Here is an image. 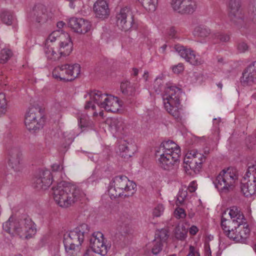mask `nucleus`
<instances>
[{"label":"nucleus","mask_w":256,"mask_h":256,"mask_svg":"<svg viewBox=\"0 0 256 256\" xmlns=\"http://www.w3.org/2000/svg\"><path fill=\"white\" fill-rule=\"evenodd\" d=\"M54 198L60 207L67 208L72 206L78 200L85 196V194L78 188L64 186L58 184L52 188Z\"/></svg>","instance_id":"1"},{"label":"nucleus","mask_w":256,"mask_h":256,"mask_svg":"<svg viewBox=\"0 0 256 256\" xmlns=\"http://www.w3.org/2000/svg\"><path fill=\"white\" fill-rule=\"evenodd\" d=\"M89 232L88 224H82L64 235V244L67 254L74 256L80 250L84 236Z\"/></svg>","instance_id":"2"},{"label":"nucleus","mask_w":256,"mask_h":256,"mask_svg":"<svg viewBox=\"0 0 256 256\" xmlns=\"http://www.w3.org/2000/svg\"><path fill=\"white\" fill-rule=\"evenodd\" d=\"M11 218L3 224L2 227L8 233L14 235L18 234L20 238H28L36 232L34 224L29 218L10 221Z\"/></svg>","instance_id":"3"},{"label":"nucleus","mask_w":256,"mask_h":256,"mask_svg":"<svg viewBox=\"0 0 256 256\" xmlns=\"http://www.w3.org/2000/svg\"><path fill=\"white\" fill-rule=\"evenodd\" d=\"M136 184L124 176H118L112 180L108 190L111 199L132 196L136 192Z\"/></svg>","instance_id":"4"},{"label":"nucleus","mask_w":256,"mask_h":256,"mask_svg":"<svg viewBox=\"0 0 256 256\" xmlns=\"http://www.w3.org/2000/svg\"><path fill=\"white\" fill-rule=\"evenodd\" d=\"M236 172V170L232 168L223 170L220 172L213 182L220 192L226 194L233 190L238 178Z\"/></svg>","instance_id":"5"},{"label":"nucleus","mask_w":256,"mask_h":256,"mask_svg":"<svg viewBox=\"0 0 256 256\" xmlns=\"http://www.w3.org/2000/svg\"><path fill=\"white\" fill-rule=\"evenodd\" d=\"M56 40L59 42V52L61 56H68L72 50V43L68 34L60 30L54 31L46 39V44H49Z\"/></svg>","instance_id":"6"},{"label":"nucleus","mask_w":256,"mask_h":256,"mask_svg":"<svg viewBox=\"0 0 256 256\" xmlns=\"http://www.w3.org/2000/svg\"><path fill=\"white\" fill-rule=\"evenodd\" d=\"M241 192L246 197H251L256 194V163L248 166L240 184Z\"/></svg>","instance_id":"7"},{"label":"nucleus","mask_w":256,"mask_h":256,"mask_svg":"<svg viewBox=\"0 0 256 256\" xmlns=\"http://www.w3.org/2000/svg\"><path fill=\"white\" fill-rule=\"evenodd\" d=\"M44 115L39 107L30 108L25 114L24 124L27 129L36 132L43 127Z\"/></svg>","instance_id":"8"},{"label":"nucleus","mask_w":256,"mask_h":256,"mask_svg":"<svg viewBox=\"0 0 256 256\" xmlns=\"http://www.w3.org/2000/svg\"><path fill=\"white\" fill-rule=\"evenodd\" d=\"M80 72V64H65L55 68L52 71V76L56 78L65 81H71L76 78Z\"/></svg>","instance_id":"9"},{"label":"nucleus","mask_w":256,"mask_h":256,"mask_svg":"<svg viewBox=\"0 0 256 256\" xmlns=\"http://www.w3.org/2000/svg\"><path fill=\"white\" fill-rule=\"evenodd\" d=\"M28 16L35 22L42 24L52 20L54 17V14L44 4H38L30 10Z\"/></svg>","instance_id":"10"},{"label":"nucleus","mask_w":256,"mask_h":256,"mask_svg":"<svg viewBox=\"0 0 256 256\" xmlns=\"http://www.w3.org/2000/svg\"><path fill=\"white\" fill-rule=\"evenodd\" d=\"M230 219L227 220L222 216L221 219V227L224 228H238L242 226L246 219L242 213L236 206L232 207L228 211Z\"/></svg>","instance_id":"11"},{"label":"nucleus","mask_w":256,"mask_h":256,"mask_svg":"<svg viewBox=\"0 0 256 256\" xmlns=\"http://www.w3.org/2000/svg\"><path fill=\"white\" fill-rule=\"evenodd\" d=\"M133 18L130 8L125 6L121 8L116 16V25L121 30L127 31L132 26L134 22Z\"/></svg>","instance_id":"12"},{"label":"nucleus","mask_w":256,"mask_h":256,"mask_svg":"<svg viewBox=\"0 0 256 256\" xmlns=\"http://www.w3.org/2000/svg\"><path fill=\"white\" fill-rule=\"evenodd\" d=\"M33 186L38 190H46L52 184V176L48 170H39L33 180Z\"/></svg>","instance_id":"13"},{"label":"nucleus","mask_w":256,"mask_h":256,"mask_svg":"<svg viewBox=\"0 0 256 256\" xmlns=\"http://www.w3.org/2000/svg\"><path fill=\"white\" fill-rule=\"evenodd\" d=\"M103 234L100 232H94L90 240V246L92 250L102 256H106L110 248L104 242Z\"/></svg>","instance_id":"14"},{"label":"nucleus","mask_w":256,"mask_h":256,"mask_svg":"<svg viewBox=\"0 0 256 256\" xmlns=\"http://www.w3.org/2000/svg\"><path fill=\"white\" fill-rule=\"evenodd\" d=\"M160 158L158 160V166L163 170H170L174 168V164L178 160L180 150L176 149V152L170 153H156Z\"/></svg>","instance_id":"15"},{"label":"nucleus","mask_w":256,"mask_h":256,"mask_svg":"<svg viewBox=\"0 0 256 256\" xmlns=\"http://www.w3.org/2000/svg\"><path fill=\"white\" fill-rule=\"evenodd\" d=\"M174 50L179 55L190 64L198 66L203 63V60L199 56H196L194 51L190 48H186L179 44H176Z\"/></svg>","instance_id":"16"},{"label":"nucleus","mask_w":256,"mask_h":256,"mask_svg":"<svg viewBox=\"0 0 256 256\" xmlns=\"http://www.w3.org/2000/svg\"><path fill=\"white\" fill-rule=\"evenodd\" d=\"M170 4L174 10L181 14H192L197 8L194 0H172Z\"/></svg>","instance_id":"17"},{"label":"nucleus","mask_w":256,"mask_h":256,"mask_svg":"<svg viewBox=\"0 0 256 256\" xmlns=\"http://www.w3.org/2000/svg\"><path fill=\"white\" fill-rule=\"evenodd\" d=\"M8 164L15 171H20L22 168V154L20 148L12 146L8 150Z\"/></svg>","instance_id":"18"},{"label":"nucleus","mask_w":256,"mask_h":256,"mask_svg":"<svg viewBox=\"0 0 256 256\" xmlns=\"http://www.w3.org/2000/svg\"><path fill=\"white\" fill-rule=\"evenodd\" d=\"M89 95L90 100L86 102L84 108L88 110L92 108V110H94L96 106L92 104V101L100 108H103L109 94H103L100 90H94L90 92Z\"/></svg>","instance_id":"19"},{"label":"nucleus","mask_w":256,"mask_h":256,"mask_svg":"<svg viewBox=\"0 0 256 256\" xmlns=\"http://www.w3.org/2000/svg\"><path fill=\"white\" fill-rule=\"evenodd\" d=\"M163 96L164 104H180V98L182 94L180 88L176 86L167 87Z\"/></svg>","instance_id":"20"},{"label":"nucleus","mask_w":256,"mask_h":256,"mask_svg":"<svg viewBox=\"0 0 256 256\" xmlns=\"http://www.w3.org/2000/svg\"><path fill=\"white\" fill-rule=\"evenodd\" d=\"M69 26L74 32L84 34L88 32L91 28L90 22L82 18H72L68 22Z\"/></svg>","instance_id":"21"},{"label":"nucleus","mask_w":256,"mask_h":256,"mask_svg":"<svg viewBox=\"0 0 256 256\" xmlns=\"http://www.w3.org/2000/svg\"><path fill=\"white\" fill-rule=\"evenodd\" d=\"M240 82L244 86L256 84V61L250 64L244 68Z\"/></svg>","instance_id":"22"},{"label":"nucleus","mask_w":256,"mask_h":256,"mask_svg":"<svg viewBox=\"0 0 256 256\" xmlns=\"http://www.w3.org/2000/svg\"><path fill=\"white\" fill-rule=\"evenodd\" d=\"M240 0H230L228 4V18L234 24L242 21Z\"/></svg>","instance_id":"23"},{"label":"nucleus","mask_w":256,"mask_h":256,"mask_svg":"<svg viewBox=\"0 0 256 256\" xmlns=\"http://www.w3.org/2000/svg\"><path fill=\"white\" fill-rule=\"evenodd\" d=\"M93 10L96 17L104 20L108 17L110 10L105 0H97L94 4Z\"/></svg>","instance_id":"24"},{"label":"nucleus","mask_w":256,"mask_h":256,"mask_svg":"<svg viewBox=\"0 0 256 256\" xmlns=\"http://www.w3.org/2000/svg\"><path fill=\"white\" fill-rule=\"evenodd\" d=\"M120 107L118 98L109 94L103 108L107 112H116L119 110Z\"/></svg>","instance_id":"25"},{"label":"nucleus","mask_w":256,"mask_h":256,"mask_svg":"<svg viewBox=\"0 0 256 256\" xmlns=\"http://www.w3.org/2000/svg\"><path fill=\"white\" fill-rule=\"evenodd\" d=\"M176 149L180 150V148L173 141L169 140L162 142L158 148V150L156 151V153L173 154L176 152Z\"/></svg>","instance_id":"26"},{"label":"nucleus","mask_w":256,"mask_h":256,"mask_svg":"<svg viewBox=\"0 0 256 256\" xmlns=\"http://www.w3.org/2000/svg\"><path fill=\"white\" fill-rule=\"evenodd\" d=\"M184 162L186 164L184 167L187 170H192L195 174L198 173L201 169L202 162L194 158L192 159L190 156L186 155Z\"/></svg>","instance_id":"27"},{"label":"nucleus","mask_w":256,"mask_h":256,"mask_svg":"<svg viewBox=\"0 0 256 256\" xmlns=\"http://www.w3.org/2000/svg\"><path fill=\"white\" fill-rule=\"evenodd\" d=\"M180 104H164L166 110L171 114L178 122L182 120V116L181 112V108L179 107Z\"/></svg>","instance_id":"28"},{"label":"nucleus","mask_w":256,"mask_h":256,"mask_svg":"<svg viewBox=\"0 0 256 256\" xmlns=\"http://www.w3.org/2000/svg\"><path fill=\"white\" fill-rule=\"evenodd\" d=\"M133 148L134 146L132 144H130L126 141L121 142V144L119 146L120 156L126 159L132 156L134 153Z\"/></svg>","instance_id":"29"},{"label":"nucleus","mask_w":256,"mask_h":256,"mask_svg":"<svg viewBox=\"0 0 256 256\" xmlns=\"http://www.w3.org/2000/svg\"><path fill=\"white\" fill-rule=\"evenodd\" d=\"M116 230V236L118 237L120 236V240H124L126 236L130 233V228L128 223L118 222Z\"/></svg>","instance_id":"30"},{"label":"nucleus","mask_w":256,"mask_h":256,"mask_svg":"<svg viewBox=\"0 0 256 256\" xmlns=\"http://www.w3.org/2000/svg\"><path fill=\"white\" fill-rule=\"evenodd\" d=\"M211 34L210 30L207 26H199L195 28L194 34L202 39L208 38Z\"/></svg>","instance_id":"31"},{"label":"nucleus","mask_w":256,"mask_h":256,"mask_svg":"<svg viewBox=\"0 0 256 256\" xmlns=\"http://www.w3.org/2000/svg\"><path fill=\"white\" fill-rule=\"evenodd\" d=\"M44 52L47 58L53 61L58 60L62 56L59 52L58 53H56L54 51L51 44H45Z\"/></svg>","instance_id":"32"},{"label":"nucleus","mask_w":256,"mask_h":256,"mask_svg":"<svg viewBox=\"0 0 256 256\" xmlns=\"http://www.w3.org/2000/svg\"><path fill=\"white\" fill-rule=\"evenodd\" d=\"M120 89L122 93L126 96H132L136 92L135 86L128 81L122 82Z\"/></svg>","instance_id":"33"},{"label":"nucleus","mask_w":256,"mask_h":256,"mask_svg":"<svg viewBox=\"0 0 256 256\" xmlns=\"http://www.w3.org/2000/svg\"><path fill=\"white\" fill-rule=\"evenodd\" d=\"M239 228L240 227H233L232 230L231 228H222L225 234L230 239L236 242H239V240H237V238H239L240 236L239 234V230H238V228Z\"/></svg>","instance_id":"34"},{"label":"nucleus","mask_w":256,"mask_h":256,"mask_svg":"<svg viewBox=\"0 0 256 256\" xmlns=\"http://www.w3.org/2000/svg\"><path fill=\"white\" fill-rule=\"evenodd\" d=\"M106 123L112 132H116L118 131L122 126V122L115 118L107 120Z\"/></svg>","instance_id":"35"},{"label":"nucleus","mask_w":256,"mask_h":256,"mask_svg":"<svg viewBox=\"0 0 256 256\" xmlns=\"http://www.w3.org/2000/svg\"><path fill=\"white\" fill-rule=\"evenodd\" d=\"M242 229L240 226V228H238L239 230V234L240 236L237 238V240H239V242L244 243L246 242V238L248 237L250 234V230L248 228V225L246 224V221L242 224Z\"/></svg>","instance_id":"36"},{"label":"nucleus","mask_w":256,"mask_h":256,"mask_svg":"<svg viewBox=\"0 0 256 256\" xmlns=\"http://www.w3.org/2000/svg\"><path fill=\"white\" fill-rule=\"evenodd\" d=\"M144 8L148 11L153 12L158 5V0H138Z\"/></svg>","instance_id":"37"},{"label":"nucleus","mask_w":256,"mask_h":256,"mask_svg":"<svg viewBox=\"0 0 256 256\" xmlns=\"http://www.w3.org/2000/svg\"><path fill=\"white\" fill-rule=\"evenodd\" d=\"M212 38L215 43L226 42L229 41L230 36L224 33L217 32L212 35Z\"/></svg>","instance_id":"38"},{"label":"nucleus","mask_w":256,"mask_h":256,"mask_svg":"<svg viewBox=\"0 0 256 256\" xmlns=\"http://www.w3.org/2000/svg\"><path fill=\"white\" fill-rule=\"evenodd\" d=\"M1 20L7 25H11L14 20L12 14L8 10H4L0 14Z\"/></svg>","instance_id":"39"},{"label":"nucleus","mask_w":256,"mask_h":256,"mask_svg":"<svg viewBox=\"0 0 256 256\" xmlns=\"http://www.w3.org/2000/svg\"><path fill=\"white\" fill-rule=\"evenodd\" d=\"M188 230L184 226L176 227L175 230V236L179 240H184L187 236Z\"/></svg>","instance_id":"40"},{"label":"nucleus","mask_w":256,"mask_h":256,"mask_svg":"<svg viewBox=\"0 0 256 256\" xmlns=\"http://www.w3.org/2000/svg\"><path fill=\"white\" fill-rule=\"evenodd\" d=\"M8 110V102L6 96L3 93H0V116L5 114Z\"/></svg>","instance_id":"41"},{"label":"nucleus","mask_w":256,"mask_h":256,"mask_svg":"<svg viewBox=\"0 0 256 256\" xmlns=\"http://www.w3.org/2000/svg\"><path fill=\"white\" fill-rule=\"evenodd\" d=\"M12 52L8 49L4 48L0 53V62L4 64L12 56Z\"/></svg>","instance_id":"42"},{"label":"nucleus","mask_w":256,"mask_h":256,"mask_svg":"<svg viewBox=\"0 0 256 256\" xmlns=\"http://www.w3.org/2000/svg\"><path fill=\"white\" fill-rule=\"evenodd\" d=\"M186 156H190L192 159L194 158L198 160H200L202 162V164L206 160V156L204 154L194 150H191L190 152L186 154Z\"/></svg>","instance_id":"43"},{"label":"nucleus","mask_w":256,"mask_h":256,"mask_svg":"<svg viewBox=\"0 0 256 256\" xmlns=\"http://www.w3.org/2000/svg\"><path fill=\"white\" fill-rule=\"evenodd\" d=\"M156 240H158L162 243L165 242L168 236V231L164 229H162L158 231L156 234Z\"/></svg>","instance_id":"44"},{"label":"nucleus","mask_w":256,"mask_h":256,"mask_svg":"<svg viewBox=\"0 0 256 256\" xmlns=\"http://www.w3.org/2000/svg\"><path fill=\"white\" fill-rule=\"evenodd\" d=\"M163 244L158 240H154L153 242V246L152 248V252L154 254L156 255L162 251Z\"/></svg>","instance_id":"45"},{"label":"nucleus","mask_w":256,"mask_h":256,"mask_svg":"<svg viewBox=\"0 0 256 256\" xmlns=\"http://www.w3.org/2000/svg\"><path fill=\"white\" fill-rule=\"evenodd\" d=\"M78 126L80 128L84 130L85 128H88L90 124L88 118L86 116H84L78 118Z\"/></svg>","instance_id":"46"},{"label":"nucleus","mask_w":256,"mask_h":256,"mask_svg":"<svg viewBox=\"0 0 256 256\" xmlns=\"http://www.w3.org/2000/svg\"><path fill=\"white\" fill-rule=\"evenodd\" d=\"M164 210V206L162 204H158L153 210V216L156 217L160 216Z\"/></svg>","instance_id":"47"},{"label":"nucleus","mask_w":256,"mask_h":256,"mask_svg":"<svg viewBox=\"0 0 256 256\" xmlns=\"http://www.w3.org/2000/svg\"><path fill=\"white\" fill-rule=\"evenodd\" d=\"M186 195L187 192L186 191L179 192L177 196L176 204H182L184 202L185 198L186 197Z\"/></svg>","instance_id":"48"},{"label":"nucleus","mask_w":256,"mask_h":256,"mask_svg":"<svg viewBox=\"0 0 256 256\" xmlns=\"http://www.w3.org/2000/svg\"><path fill=\"white\" fill-rule=\"evenodd\" d=\"M174 214L177 218H183L186 216L184 210L182 208H177L174 210Z\"/></svg>","instance_id":"49"},{"label":"nucleus","mask_w":256,"mask_h":256,"mask_svg":"<svg viewBox=\"0 0 256 256\" xmlns=\"http://www.w3.org/2000/svg\"><path fill=\"white\" fill-rule=\"evenodd\" d=\"M237 49L240 52L244 53L248 50V46L246 42H240L238 44Z\"/></svg>","instance_id":"50"},{"label":"nucleus","mask_w":256,"mask_h":256,"mask_svg":"<svg viewBox=\"0 0 256 256\" xmlns=\"http://www.w3.org/2000/svg\"><path fill=\"white\" fill-rule=\"evenodd\" d=\"M184 70V65L182 63H180L172 67V71L176 74H180Z\"/></svg>","instance_id":"51"},{"label":"nucleus","mask_w":256,"mask_h":256,"mask_svg":"<svg viewBox=\"0 0 256 256\" xmlns=\"http://www.w3.org/2000/svg\"><path fill=\"white\" fill-rule=\"evenodd\" d=\"M187 256H200V255L196 250V248L194 246H190L189 248V252Z\"/></svg>","instance_id":"52"},{"label":"nucleus","mask_w":256,"mask_h":256,"mask_svg":"<svg viewBox=\"0 0 256 256\" xmlns=\"http://www.w3.org/2000/svg\"><path fill=\"white\" fill-rule=\"evenodd\" d=\"M52 168L53 172H60L63 169V168L60 164H54L52 166Z\"/></svg>","instance_id":"53"},{"label":"nucleus","mask_w":256,"mask_h":256,"mask_svg":"<svg viewBox=\"0 0 256 256\" xmlns=\"http://www.w3.org/2000/svg\"><path fill=\"white\" fill-rule=\"evenodd\" d=\"M168 34L172 38H175L176 34V30L174 27H171L168 30Z\"/></svg>","instance_id":"54"},{"label":"nucleus","mask_w":256,"mask_h":256,"mask_svg":"<svg viewBox=\"0 0 256 256\" xmlns=\"http://www.w3.org/2000/svg\"><path fill=\"white\" fill-rule=\"evenodd\" d=\"M198 228L195 226H192L189 230V232L192 235H195L198 232Z\"/></svg>","instance_id":"55"},{"label":"nucleus","mask_w":256,"mask_h":256,"mask_svg":"<svg viewBox=\"0 0 256 256\" xmlns=\"http://www.w3.org/2000/svg\"><path fill=\"white\" fill-rule=\"evenodd\" d=\"M250 18L256 24V9L255 11L252 12L250 15Z\"/></svg>","instance_id":"56"},{"label":"nucleus","mask_w":256,"mask_h":256,"mask_svg":"<svg viewBox=\"0 0 256 256\" xmlns=\"http://www.w3.org/2000/svg\"><path fill=\"white\" fill-rule=\"evenodd\" d=\"M194 184H195L194 182H192L190 184V185L188 186V190H189L190 192H194L196 190V188Z\"/></svg>","instance_id":"57"},{"label":"nucleus","mask_w":256,"mask_h":256,"mask_svg":"<svg viewBox=\"0 0 256 256\" xmlns=\"http://www.w3.org/2000/svg\"><path fill=\"white\" fill-rule=\"evenodd\" d=\"M64 24H65L62 21H60L57 23V27L59 28H62Z\"/></svg>","instance_id":"58"},{"label":"nucleus","mask_w":256,"mask_h":256,"mask_svg":"<svg viewBox=\"0 0 256 256\" xmlns=\"http://www.w3.org/2000/svg\"><path fill=\"white\" fill-rule=\"evenodd\" d=\"M132 70L134 72V76H136L138 74V70L136 68H133Z\"/></svg>","instance_id":"59"},{"label":"nucleus","mask_w":256,"mask_h":256,"mask_svg":"<svg viewBox=\"0 0 256 256\" xmlns=\"http://www.w3.org/2000/svg\"><path fill=\"white\" fill-rule=\"evenodd\" d=\"M166 47H167V46L166 44H164L162 46H161L160 48L162 50V52L163 53L164 52V51H165Z\"/></svg>","instance_id":"60"},{"label":"nucleus","mask_w":256,"mask_h":256,"mask_svg":"<svg viewBox=\"0 0 256 256\" xmlns=\"http://www.w3.org/2000/svg\"><path fill=\"white\" fill-rule=\"evenodd\" d=\"M148 72H144L143 76L145 78L146 80H148Z\"/></svg>","instance_id":"61"},{"label":"nucleus","mask_w":256,"mask_h":256,"mask_svg":"<svg viewBox=\"0 0 256 256\" xmlns=\"http://www.w3.org/2000/svg\"><path fill=\"white\" fill-rule=\"evenodd\" d=\"M218 63H223L224 58H218Z\"/></svg>","instance_id":"62"},{"label":"nucleus","mask_w":256,"mask_h":256,"mask_svg":"<svg viewBox=\"0 0 256 256\" xmlns=\"http://www.w3.org/2000/svg\"><path fill=\"white\" fill-rule=\"evenodd\" d=\"M217 86L220 89H222V84L221 82L218 84Z\"/></svg>","instance_id":"63"},{"label":"nucleus","mask_w":256,"mask_h":256,"mask_svg":"<svg viewBox=\"0 0 256 256\" xmlns=\"http://www.w3.org/2000/svg\"><path fill=\"white\" fill-rule=\"evenodd\" d=\"M252 98L256 100V92L254 93L252 95Z\"/></svg>","instance_id":"64"}]
</instances>
